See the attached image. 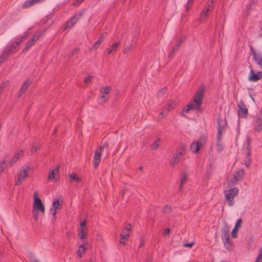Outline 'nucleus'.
I'll use <instances>...</instances> for the list:
<instances>
[{
    "label": "nucleus",
    "instance_id": "f257e3e1",
    "mask_svg": "<svg viewBox=\"0 0 262 262\" xmlns=\"http://www.w3.org/2000/svg\"><path fill=\"white\" fill-rule=\"evenodd\" d=\"M205 92L204 88L200 87L197 91L193 101L189 104V107H192L193 108L199 111L201 109V106L202 104V99H203V93Z\"/></svg>",
    "mask_w": 262,
    "mask_h": 262
},
{
    "label": "nucleus",
    "instance_id": "f03ea898",
    "mask_svg": "<svg viewBox=\"0 0 262 262\" xmlns=\"http://www.w3.org/2000/svg\"><path fill=\"white\" fill-rule=\"evenodd\" d=\"M225 196L227 203L230 206L234 204V198L237 195L238 189L235 187L230 189L229 191H225Z\"/></svg>",
    "mask_w": 262,
    "mask_h": 262
},
{
    "label": "nucleus",
    "instance_id": "7ed1b4c3",
    "mask_svg": "<svg viewBox=\"0 0 262 262\" xmlns=\"http://www.w3.org/2000/svg\"><path fill=\"white\" fill-rule=\"evenodd\" d=\"M229 228L227 226H225L221 229L222 238L224 242L225 246L227 249H229L231 246V243L229 238Z\"/></svg>",
    "mask_w": 262,
    "mask_h": 262
},
{
    "label": "nucleus",
    "instance_id": "20e7f679",
    "mask_svg": "<svg viewBox=\"0 0 262 262\" xmlns=\"http://www.w3.org/2000/svg\"><path fill=\"white\" fill-rule=\"evenodd\" d=\"M20 43L21 40H18L8 46L2 53L3 56L7 59L11 54L15 52L16 49Z\"/></svg>",
    "mask_w": 262,
    "mask_h": 262
},
{
    "label": "nucleus",
    "instance_id": "39448f33",
    "mask_svg": "<svg viewBox=\"0 0 262 262\" xmlns=\"http://www.w3.org/2000/svg\"><path fill=\"white\" fill-rule=\"evenodd\" d=\"M251 68L248 80L250 82H256L262 78V71H259L255 73L254 70L251 68V66H250Z\"/></svg>",
    "mask_w": 262,
    "mask_h": 262
},
{
    "label": "nucleus",
    "instance_id": "423d86ee",
    "mask_svg": "<svg viewBox=\"0 0 262 262\" xmlns=\"http://www.w3.org/2000/svg\"><path fill=\"white\" fill-rule=\"evenodd\" d=\"M45 207L42 203L41 200L36 196L35 193L34 197L33 211H40L42 213H45Z\"/></svg>",
    "mask_w": 262,
    "mask_h": 262
},
{
    "label": "nucleus",
    "instance_id": "0eeeda50",
    "mask_svg": "<svg viewBox=\"0 0 262 262\" xmlns=\"http://www.w3.org/2000/svg\"><path fill=\"white\" fill-rule=\"evenodd\" d=\"M237 105L239 108V111L238 113V116L242 118H246L248 113V109L247 108L246 105L242 100H241L237 103Z\"/></svg>",
    "mask_w": 262,
    "mask_h": 262
},
{
    "label": "nucleus",
    "instance_id": "6e6552de",
    "mask_svg": "<svg viewBox=\"0 0 262 262\" xmlns=\"http://www.w3.org/2000/svg\"><path fill=\"white\" fill-rule=\"evenodd\" d=\"M247 152L245 156L244 164L247 168H249L250 165L251 158L250 156L251 154V147L250 146V141L248 140L246 145Z\"/></svg>",
    "mask_w": 262,
    "mask_h": 262
},
{
    "label": "nucleus",
    "instance_id": "1a4fd4ad",
    "mask_svg": "<svg viewBox=\"0 0 262 262\" xmlns=\"http://www.w3.org/2000/svg\"><path fill=\"white\" fill-rule=\"evenodd\" d=\"M213 1H208L206 6L205 7L204 9L203 10L201 14V19L203 20L205 19L206 16L208 14V12L211 10L213 8Z\"/></svg>",
    "mask_w": 262,
    "mask_h": 262
},
{
    "label": "nucleus",
    "instance_id": "9d476101",
    "mask_svg": "<svg viewBox=\"0 0 262 262\" xmlns=\"http://www.w3.org/2000/svg\"><path fill=\"white\" fill-rule=\"evenodd\" d=\"M42 33H39V34H35L33 35L32 39H30L26 43V47L24 48L23 51L25 52L27 51L33 43L39 38V36Z\"/></svg>",
    "mask_w": 262,
    "mask_h": 262
},
{
    "label": "nucleus",
    "instance_id": "9b49d317",
    "mask_svg": "<svg viewBox=\"0 0 262 262\" xmlns=\"http://www.w3.org/2000/svg\"><path fill=\"white\" fill-rule=\"evenodd\" d=\"M254 130L258 133L262 130V118L260 117H255L253 121Z\"/></svg>",
    "mask_w": 262,
    "mask_h": 262
},
{
    "label": "nucleus",
    "instance_id": "f8f14e48",
    "mask_svg": "<svg viewBox=\"0 0 262 262\" xmlns=\"http://www.w3.org/2000/svg\"><path fill=\"white\" fill-rule=\"evenodd\" d=\"M244 171L243 169H239L236 171L234 174L233 179L231 180V183L233 184L237 183L238 181H241L244 176Z\"/></svg>",
    "mask_w": 262,
    "mask_h": 262
},
{
    "label": "nucleus",
    "instance_id": "ddd939ff",
    "mask_svg": "<svg viewBox=\"0 0 262 262\" xmlns=\"http://www.w3.org/2000/svg\"><path fill=\"white\" fill-rule=\"evenodd\" d=\"M252 54L255 62L259 66L262 67V55L261 53H257L251 48Z\"/></svg>",
    "mask_w": 262,
    "mask_h": 262
},
{
    "label": "nucleus",
    "instance_id": "4468645a",
    "mask_svg": "<svg viewBox=\"0 0 262 262\" xmlns=\"http://www.w3.org/2000/svg\"><path fill=\"white\" fill-rule=\"evenodd\" d=\"M32 80L28 79L21 85L18 96L20 97L27 90L29 85L32 83Z\"/></svg>",
    "mask_w": 262,
    "mask_h": 262
},
{
    "label": "nucleus",
    "instance_id": "2eb2a0df",
    "mask_svg": "<svg viewBox=\"0 0 262 262\" xmlns=\"http://www.w3.org/2000/svg\"><path fill=\"white\" fill-rule=\"evenodd\" d=\"M101 155V154H100V152H98V150H96L95 151L93 161V164H94V166L95 168H96L98 166L100 162Z\"/></svg>",
    "mask_w": 262,
    "mask_h": 262
},
{
    "label": "nucleus",
    "instance_id": "dca6fc26",
    "mask_svg": "<svg viewBox=\"0 0 262 262\" xmlns=\"http://www.w3.org/2000/svg\"><path fill=\"white\" fill-rule=\"evenodd\" d=\"M202 144L200 142H193L190 145V149L194 153L198 152Z\"/></svg>",
    "mask_w": 262,
    "mask_h": 262
},
{
    "label": "nucleus",
    "instance_id": "f3484780",
    "mask_svg": "<svg viewBox=\"0 0 262 262\" xmlns=\"http://www.w3.org/2000/svg\"><path fill=\"white\" fill-rule=\"evenodd\" d=\"M78 18H77V15H74L71 19L69 20L66 24L65 29L71 28L74 24L77 21Z\"/></svg>",
    "mask_w": 262,
    "mask_h": 262
},
{
    "label": "nucleus",
    "instance_id": "a211bd4d",
    "mask_svg": "<svg viewBox=\"0 0 262 262\" xmlns=\"http://www.w3.org/2000/svg\"><path fill=\"white\" fill-rule=\"evenodd\" d=\"M43 0H28L26 1L23 5V8H27L31 6L34 5L35 4H37L41 3Z\"/></svg>",
    "mask_w": 262,
    "mask_h": 262
},
{
    "label": "nucleus",
    "instance_id": "6ab92c4d",
    "mask_svg": "<svg viewBox=\"0 0 262 262\" xmlns=\"http://www.w3.org/2000/svg\"><path fill=\"white\" fill-rule=\"evenodd\" d=\"M221 131L220 130L217 133V142H216V150L220 152L223 150L224 146L221 142Z\"/></svg>",
    "mask_w": 262,
    "mask_h": 262
},
{
    "label": "nucleus",
    "instance_id": "aec40b11",
    "mask_svg": "<svg viewBox=\"0 0 262 262\" xmlns=\"http://www.w3.org/2000/svg\"><path fill=\"white\" fill-rule=\"evenodd\" d=\"M23 151L20 150V151L16 153L13 157L12 159L10 160L9 164L10 166H13L16 162L18 160L19 157L23 154Z\"/></svg>",
    "mask_w": 262,
    "mask_h": 262
},
{
    "label": "nucleus",
    "instance_id": "412c9836",
    "mask_svg": "<svg viewBox=\"0 0 262 262\" xmlns=\"http://www.w3.org/2000/svg\"><path fill=\"white\" fill-rule=\"evenodd\" d=\"M225 128L226 122L224 121L222 119H219L217 120V133H219V132L220 130L221 131L222 135Z\"/></svg>",
    "mask_w": 262,
    "mask_h": 262
},
{
    "label": "nucleus",
    "instance_id": "4be33fe9",
    "mask_svg": "<svg viewBox=\"0 0 262 262\" xmlns=\"http://www.w3.org/2000/svg\"><path fill=\"white\" fill-rule=\"evenodd\" d=\"M130 225L128 224L126 227H125V231H127V233L126 234H124L123 233H121L120 235L121 236V241L120 243L121 244H124V240H125L127 239V237L129 235V232L130 231Z\"/></svg>",
    "mask_w": 262,
    "mask_h": 262
},
{
    "label": "nucleus",
    "instance_id": "5701e85b",
    "mask_svg": "<svg viewBox=\"0 0 262 262\" xmlns=\"http://www.w3.org/2000/svg\"><path fill=\"white\" fill-rule=\"evenodd\" d=\"M161 142V139L160 138H158L157 140L154 141L153 143L151 144V150H156L159 147V145Z\"/></svg>",
    "mask_w": 262,
    "mask_h": 262
},
{
    "label": "nucleus",
    "instance_id": "b1692460",
    "mask_svg": "<svg viewBox=\"0 0 262 262\" xmlns=\"http://www.w3.org/2000/svg\"><path fill=\"white\" fill-rule=\"evenodd\" d=\"M188 177V174L187 173H183L182 176V178L180 180V185H179V191H181L183 187V185L184 182L186 180Z\"/></svg>",
    "mask_w": 262,
    "mask_h": 262
},
{
    "label": "nucleus",
    "instance_id": "393cba45",
    "mask_svg": "<svg viewBox=\"0 0 262 262\" xmlns=\"http://www.w3.org/2000/svg\"><path fill=\"white\" fill-rule=\"evenodd\" d=\"M184 39L183 38H181L179 39V40L177 42V44L173 47V50L169 53V56H168L169 57H170L172 55V53L179 49L181 43L184 41Z\"/></svg>",
    "mask_w": 262,
    "mask_h": 262
},
{
    "label": "nucleus",
    "instance_id": "a878e982",
    "mask_svg": "<svg viewBox=\"0 0 262 262\" xmlns=\"http://www.w3.org/2000/svg\"><path fill=\"white\" fill-rule=\"evenodd\" d=\"M180 161V158H179L178 155H174L173 157L170 161V164L172 166H174L177 164Z\"/></svg>",
    "mask_w": 262,
    "mask_h": 262
},
{
    "label": "nucleus",
    "instance_id": "bb28decb",
    "mask_svg": "<svg viewBox=\"0 0 262 262\" xmlns=\"http://www.w3.org/2000/svg\"><path fill=\"white\" fill-rule=\"evenodd\" d=\"M170 111L169 108H165L161 112L159 115V119H161L164 118Z\"/></svg>",
    "mask_w": 262,
    "mask_h": 262
},
{
    "label": "nucleus",
    "instance_id": "cd10ccee",
    "mask_svg": "<svg viewBox=\"0 0 262 262\" xmlns=\"http://www.w3.org/2000/svg\"><path fill=\"white\" fill-rule=\"evenodd\" d=\"M28 258L30 262H40L32 252H28Z\"/></svg>",
    "mask_w": 262,
    "mask_h": 262
},
{
    "label": "nucleus",
    "instance_id": "c85d7f7f",
    "mask_svg": "<svg viewBox=\"0 0 262 262\" xmlns=\"http://www.w3.org/2000/svg\"><path fill=\"white\" fill-rule=\"evenodd\" d=\"M69 180L71 182L76 181L77 182H79L80 181V179L77 177L76 174L74 173H72L69 176Z\"/></svg>",
    "mask_w": 262,
    "mask_h": 262
},
{
    "label": "nucleus",
    "instance_id": "c756f323",
    "mask_svg": "<svg viewBox=\"0 0 262 262\" xmlns=\"http://www.w3.org/2000/svg\"><path fill=\"white\" fill-rule=\"evenodd\" d=\"M59 205L60 203L59 200H55L52 204V208H51L50 211H52L53 210H56L58 209Z\"/></svg>",
    "mask_w": 262,
    "mask_h": 262
},
{
    "label": "nucleus",
    "instance_id": "7c9ffc66",
    "mask_svg": "<svg viewBox=\"0 0 262 262\" xmlns=\"http://www.w3.org/2000/svg\"><path fill=\"white\" fill-rule=\"evenodd\" d=\"M85 250V248L83 245H80L79 247L78 250L77 251V255L80 257H82V252H84Z\"/></svg>",
    "mask_w": 262,
    "mask_h": 262
},
{
    "label": "nucleus",
    "instance_id": "2f4dec72",
    "mask_svg": "<svg viewBox=\"0 0 262 262\" xmlns=\"http://www.w3.org/2000/svg\"><path fill=\"white\" fill-rule=\"evenodd\" d=\"M27 170H24L20 171L18 178L23 181L25 179V178L27 177Z\"/></svg>",
    "mask_w": 262,
    "mask_h": 262
},
{
    "label": "nucleus",
    "instance_id": "473e14b6",
    "mask_svg": "<svg viewBox=\"0 0 262 262\" xmlns=\"http://www.w3.org/2000/svg\"><path fill=\"white\" fill-rule=\"evenodd\" d=\"M185 150V146L183 145L180 149L178 150L177 153L175 155H178L179 158H180V156H182L184 154Z\"/></svg>",
    "mask_w": 262,
    "mask_h": 262
},
{
    "label": "nucleus",
    "instance_id": "72a5a7b5",
    "mask_svg": "<svg viewBox=\"0 0 262 262\" xmlns=\"http://www.w3.org/2000/svg\"><path fill=\"white\" fill-rule=\"evenodd\" d=\"M7 161L6 159H4L0 163V173H2L6 166Z\"/></svg>",
    "mask_w": 262,
    "mask_h": 262
},
{
    "label": "nucleus",
    "instance_id": "f704fd0d",
    "mask_svg": "<svg viewBox=\"0 0 262 262\" xmlns=\"http://www.w3.org/2000/svg\"><path fill=\"white\" fill-rule=\"evenodd\" d=\"M78 235L81 239H84L87 238V232L80 231L79 232Z\"/></svg>",
    "mask_w": 262,
    "mask_h": 262
},
{
    "label": "nucleus",
    "instance_id": "c9c22d12",
    "mask_svg": "<svg viewBox=\"0 0 262 262\" xmlns=\"http://www.w3.org/2000/svg\"><path fill=\"white\" fill-rule=\"evenodd\" d=\"M55 178V171L54 169L50 170L49 171V174L48 179L49 180H53Z\"/></svg>",
    "mask_w": 262,
    "mask_h": 262
},
{
    "label": "nucleus",
    "instance_id": "e433bc0d",
    "mask_svg": "<svg viewBox=\"0 0 262 262\" xmlns=\"http://www.w3.org/2000/svg\"><path fill=\"white\" fill-rule=\"evenodd\" d=\"M101 43V40H97L93 45L92 49L96 50L99 47V46Z\"/></svg>",
    "mask_w": 262,
    "mask_h": 262
},
{
    "label": "nucleus",
    "instance_id": "4c0bfd02",
    "mask_svg": "<svg viewBox=\"0 0 262 262\" xmlns=\"http://www.w3.org/2000/svg\"><path fill=\"white\" fill-rule=\"evenodd\" d=\"M93 78V77L91 75H89V76L86 77L84 80V82L85 84H88L89 83H90L91 81Z\"/></svg>",
    "mask_w": 262,
    "mask_h": 262
},
{
    "label": "nucleus",
    "instance_id": "58836bf2",
    "mask_svg": "<svg viewBox=\"0 0 262 262\" xmlns=\"http://www.w3.org/2000/svg\"><path fill=\"white\" fill-rule=\"evenodd\" d=\"M238 231V229L234 227V228L232 229L231 235L232 237L235 238L237 236V232Z\"/></svg>",
    "mask_w": 262,
    "mask_h": 262
},
{
    "label": "nucleus",
    "instance_id": "ea45409f",
    "mask_svg": "<svg viewBox=\"0 0 262 262\" xmlns=\"http://www.w3.org/2000/svg\"><path fill=\"white\" fill-rule=\"evenodd\" d=\"M29 32L28 31H26L25 32V34L24 35H23L20 37L18 38L17 39H19V40H21V42L22 40H23L24 39H26L27 37V36L29 35Z\"/></svg>",
    "mask_w": 262,
    "mask_h": 262
},
{
    "label": "nucleus",
    "instance_id": "a19ab883",
    "mask_svg": "<svg viewBox=\"0 0 262 262\" xmlns=\"http://www.w3.org/2000/svg\"><path fill=\"white\" fill-rule=\"evenodd\" d=\"M166 89H167V88L166 87H164L162 89L160 90L159 91V93H158V96L160 97V96H162L166 92Z\"/></svg>",
    "mask_w": 262,
    "mask_h": 262
},
{
    "label": "nucleus",
    "instance_id": "79ce46f5",
    "mask_svg": "<svg viewBox=\"0 0 262 262\" xmlns=\"http://www.w3.org/2000/svg\"><path fill=\"white\" fill-rule=\"evenodd\" d=\"M170 210H171V207H170V206H169L168 205L165 206L163 208V212L165 213L169 212L170 211Z\"/></svg>",
    "mask_w": 262,
    "mask_h": 262
},
{
    "label": "nucleus",
    "instance_id": "37998d69",
    "mask_svg": "<svg viewBox=\"0 0 262 262\" xmlns=\"http://www.w3.org/2000/svg\"><path fill=\"white\" fill-rule=\"evenodd\" d=\"M242 222V220L241 219H238L236 222L234 227L238 229L241 226Z\"/></svg>",
    "mask_w": 262,
    "mask_h": 262
},
{
    "label": "nucleus",
    "instance_id": "c03bdc74",
    "mask_svg": "<svg viewBox=\"0 0 262 262\" xmlns=\"http://www.w3.org/2000/svg\"><path fill=\"white\" fill-rule=\"evenodd\" d=\"M84 12V10H81L77 13H76L74 15H77V18H78L79 19V18L83 15Z\"/></svg>",
    "mask_w": 262,
    "mask_h": 262
},
{
    "label": "nucleus",
    "instance_id": "a18cd8bd",
    "mask_svg": "<svg viewBox=\"0 0 262 262\" xmlns=\"http://www.w3.org/2000/svg\"><path fill=\"white\" fill-rule=\"evenodd\" d=\"M110 87H106L103 90H101V93L104 94H108L110 92Z\"/></svg>",
    "mask_w": 262,
    "mask_h": 262
},
{
    "label": "nucleus",
    "instance_id": "49530a36",
    "mask_svg": "<svg viewBox=\"0 0 262 262\" xmlns=\"http://www.w3.org/2000/svg\"><path fill=\"white\" fill-rule=\"evenodd\" d=\"M119 46V42L114 43L112 46V50H116Z\"/></svg>",
    "mask_w": 262,
    "mask_h": 262
},
{
    "label": "nucleus",
    "instance_id": "de8ad7c7",
    "mask_svg": "<svg viewBox=\"0 0 262 262\" xmlns=\"http://www.w3.org/2000/svg\"><path fill=\"white\" fill-rule=\"evenodd\" d=\"M38 211H33V218L35 220H37L38 218Z\"/></svg>",
    "mask_w": 262,
    "mask_h": 262
},
{
    "label": "nucleus",
    "instance_id": "09e8293b",
    "mask_svg": "<svg viewBox=\"0 0 262 262\" xmlns=\"http://www.w3.org/2000/svg\"><path fill=\"white\" fill-rule=\"evenodd\" d=\"M80 226L81 228H86V221L85 220L81 221L80 223Z\"/></svg>",
    "mask_w": 262,
    "mask_h": 262
},
{
    "label": "nucleus",
    "instance_id": "8fccbe9b",
    "mask_svg": "<svg viewBox=\"0 0 262 262\" xmlns=\"http://www.w3.org/2000/svg\"><path fill=\"white\" fill-rule=\"evenodd\" d=\"M193 109L192 107H189V104H188L187 106V108H184L183 109V112L186 113H188L190 110Z\"/></svg>",
    "mask_w": 262,
    "mask_h": 262
},
{
    "label": "nucleus",
    "instance_id": "3c124183",
    "mask_svg": "<svg viewBox=\"0 0 262 262\" xmlns=\"http://www.w3.org/2000/svg\"><path fill=\"white\" fill-rule=\"evenodd\" d=\"M8 83V81H6L0 85V89L4 88Z\"/></svg>",
    "mask_w": 262,
    "mask_h": 262
},
{
    "label": "nucleus",
    "instance_id": "603ef678",
    "mask_svg": "<svg viewBox=\"0 0 262 262\" xmlns=\"http://www.w3.org/2000/svg\"><path fill=\"white\" fill-rule=\"evenodd\" d=\"M169 232H170V229L167 228L165 229V230L164 232V235L165 236L168 235L169 234Z\"/></svg>",
    "mask_w": 262,
    "mask_h": 262
},
{
    "label": "nucleus",
    "instance_id": "864d4df0",
    "mask_svg": "<svg viewBox=\"0 0 262 262\" xmlns=\"http://www.w3.org/2000/svg\"><path fill=\"white\" fill-rule=\"evenodd\" d=\"M37 147L35 145H33L32 149H31V153H33L34 152H36L37 150Z\"/></svg>",
    "mask_w": 262,
    "mask_h": 262
},
{
    "label": "nucleus",
    "instance_id": "5fc2aeb1",
    "mask_svg": "<svg viewBox=\"0 0 262 262\" xmlns=\"http://www.w3.org/2000/svg\"><path fill=\"white\" fill-rule=\"evenodd\" d=\"M6 59V58L3 56V54L0 56V64L2 63L4 60Z\"/></svg>",
    "mask_w": 262,
    "mask_h": 262
},
{
    "label": "nucleus",
    "instance_id": "6e6d98bb",
    "mask_svg": "<svg viewBox=\"0 0 262 262\" xmlns=\"http://www.w3.org/2000/svg\"><path fill=\"white\" fill-rule=\"evenodd\" d=\"M23 180H21V179H19L18 178V180L16 181V183H15V185H19L22 182Z\"/></svg>",
    "mask_w": 262,
    "mask_h": 262
},
{
    "label": "nucleus",
    "instance_id": "4d7b16f0",
    "mask_svg": "<svg viewBox=\"0 0 262 262\" xmlns=\"http://www.w3.org/2000/svg\"><path fill=\"white\" fill-rule=\"evenodd\" d=\"M173 104H174V102H172V101H171V102L169 103L168 105V108H169L170 110L172 108Z\"/></svg>",
    "mask_w": 262,
    "mask_h": 262
},
{
    "label": "nucleus",
    "instance_id": "13d9d810",
    "mask_svg": "<svg viewBox=\"0 0 262 262\" xmlns=\"http://www.w3.org/2000/svg\"><path fill=\"white\" fill-rule=\"evenodd\" d=\"M193 245V243H190L189 244H185L183 246L186 247H191Z\"/></svg>",
    "mask_w": 262,
    "mask_h": 262
},
{
    "label": "nucleus",
    "instance_id": "bf43d9fd",
    "mask_svg": "<svg viewBox=\"0 0 262 262\" xmlns=\"http://www.w3.org/2000/svg\"><path fill=\"white\" fill-rule=\"evenodd\" d=\"M256 117H260L262 118V108H261L259 113L256 115Z\"/></svg>",
    "mask_w": 262,
    "mask_h": 262
},
{
    "label": "nucleus",
    "instance_id": "052dcab7",
    "mask_svg": "<svg viewBox=\"0 0 262 262\" xmlns=\"http://www.w3.org/2000/svg\"><path fill=\"white\" fill-rule=\"evenodd\" d=\"M261 258H262V254H260L258 256L255 262H260L259 259Z\"/></svg>",
    "mask_w": 262,
    "mask_h": 262
},
{
    "label": "nucleus",
    "instance_id": "680f3d73",
    "mask_svg": "<svg viewBox=\"0 0 262 262\" xmlns=\"http://www.w3.org/2000/svg\"><path fill=\"white\" fill-rule=\"evenodd\" d=\"M104 149V148L102 146V145H101L100 146L99 149H98L97 150H98V152H99L100 154H101L102 151Z\"/></svg>",
    "mask_w": 262,
    "mask_h": 262
},
{
    "label": "nucleus",
    "instance_id": "e2e57ef3",
    "mask_svg": "<svg viewBox=\"0 0 262 262\" xmlns=\"http://www.w3.org/2000/svg\"><path fill=\"white\" fill-rule=\"evenodd\" d=\"M83 0H76V2L74 3V5H78L83 2Z\"/></svg>",
    "mask_w": 262,
    "mask_h": 262
},
{
    "label": "nucleus",
    "instance_id": "0e129e2a",
    "mask_svg": "<svg viewBox=\"0 0 262 262\" xmlns=\"http://www.w3.org/2000/svg\"><path fill=\"white\" fill-rule=\"evenodd\" d=\"M102 145L104 148H107L108 146V143L106 142H104Z\"/></svg>",
    "mask_w": 262,
    "mask_h": 262
},
{
    "label": "nucleus",
    "instance_id": "69168bd1",
    "mask_svg": "<svg viewBox=\"0 0 262 262\" xmlns=\"http://www.w3.org/2000/svg\"><path fill=\"white\" fill-rule=\"evenodd\" d=\"M105 34H106V33H103V34L101 35V36H100V38H99L98 40H101V41H102L103 40V38H104V37H105Z\"/></svg>",
    "mask_w": 262,
    "mask_h": 262
},
{
    "label": "nucleus",
    "instance_id": "338daca9",
    "mask_svg": "<svg viewBox=\"0 0 262 262\" xmlns=\"http://www.w3.org/2000/svg\"><path fill=\"white\" fill-rule=\"evenodd\" d=\"M105 34H106V33H103V34L101 35V36H100V38H99L98 40H101V41H102L103 40V38H104V37H105Z\"/></svg>",
    "mask_w": 262,
    "mask_h": 262
},
{
    "label": "nucleus",
    "instance_id": "774afa93",
    "mask_svg": "<svg viewBox=\"0 0 262 262\" xmlns=\"http://www.w3.org/2000/svg\"><path fill=\"white\" fill-rule=\"evenodd\" d=\"M105 34H106V33H103V34L101 35V36H100V38H99L98 40H101V41H102L103 40V38H104V37H105Z\"/></svg>",
    "mask_w": 262,
    "mask_h": 262
}]
</instances>
